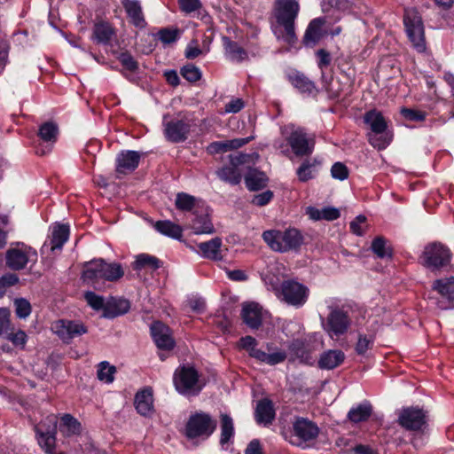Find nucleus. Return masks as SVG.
I'll use <instances>...</instances> for the list:
<instances>
[{
    "instance_id": "41",
    "label": "nucleus",
    "mask_w": 454,
    "mask_h": 454,
    "mask_svg": "<svg viewBox=\"0 0 454 454\" xmlns=\"http://www.w3.org/2000/svg\"><path fill=\"white\" fill-rule=\"evenodd\" d=\"M154 229L160 234L180 240L183 237V229L180 225L169 221L160 220L154 223Z\"/></svg>"
},
{
    "instance_id": "1",
    "label": "nucleus",
    "mask_w": 454,
    "mask_h": 454,
    "mask_svg": "<svg viewBox=\"0 0 454 454\" xmlns=\"http://www.w3.org/2000/svg\"><path fill=\"white\" fill-rule=\"evenodd\" d=\"M364 122L370 128L367 133L368 143L375 149H386L393 140V134L388 130L386 118L380 111L372 109L364 115Z\"/></svg>"
},
{
    "instance_id": "24",
    "label": "nucleus",
    "mask_w": 454,
    "mask_h": 454,
    "mask_svg": "<svg viewBox=\"0 0 454 454\" xmlns=\"http://www.w3.org/2000/svg\"><path fill=\"white\" fill-rule=\"evenodd\" d=\"M121 2L129 20V23L137 28H145L147 22L140 2L138 0H121Z\"/></svg>"
},
{
    "instance_id": "60",
    "label": "nucleus",
    "mask_w": 454,
    "mask_h": 454,
    "mask_svg": "<svg viewBox=\"0 0 454 454\" xmlns=\"http://www.w3.org/2000/svg\"><path fill=\"white\" fill-rule=\"evenodd\" d=\"M274 193L270 190H267L259 194H255L253 196L251 200L252 204L258 207H264L268 205L273 199Z\"/></svg>"
},
{
    "instance_id": "9",
    "label": "nucleus",
    "mask_w": 454,
    "mask_h": 454,
    "mask_svg": "<svg viewBox=\"0 0 454 454\" xmlns=\"http://www.w3.org/2000/svg\"><path fill=\"white\" fill-rule=\"evenodd\" d=\"M352 325V317L343 307H333L326 317L324 330L332 340L346 335Z\"/></svg>"
},
{
    "instance_id": "43",
    "label": "nucleus",
    "mask_w": 454,
    "mask_h": 454,
    "mask_svg": "<svg viewBox=\"0 0 454 454\" xmlns=\"http://www.w3.org/2000/svg\"><path fill=\"white\" fill-rule=\"evenodd\" d=\"M388 240L383 236L375 237L371 244L372 253L380 259H392L394 256V250L390 245H387Z\"/></svg>"
},
{
    "instance_id": "25",
    "label": "nucleus",
    "mask_w": 454,
    "mask_h": 454,
    "mask_svg": "<svg viewBox=\"0 0 454 454\" xmlns=\"http://www.w3.org/2000/svg\"><path fill=\"white\" fill-rule=\"evenodd\" d=\"M322 166V159L319 157L306 158L296 169V176L301 183H307L317 177L320 167Z\"/></svg>"
},
{
    "instance_id": "3",
    "label": "nucleus",
    "mask_w": 454,
    "mask_h": 454,
    "mask_svg": "<svg viewBox=\"0 0 454 454\" xmlns=\"http://www.w3.org/2000/svg\"><path fill=\"white\" fill-rule=\"evenodd\" d=\"M262 239L272 250L279 253L299 251L304 243V236L296 228L265 231Z\"/></svg>"
},
{
    "instance_id": "63",
    "label": "nucleus",
    "mask_w": 454,
    "mask_h": 454,
    "mask_svg": "<svg viewBox=\"0 0 454 454\" xmlns=\"http://www.w3.org/2000/svg\"><path fill=\"white\" fill-rule=\"evenodd\" d=\"M202 50L199 47L196 40H192L185 48L184 56L188 59H194L198 58L201 53Z\"/></svg>"
},
{
    "instance_id": "30",
    "label": "nucleus",
    "mask_w": 454,
    "mask_h": 454,
    "mask_svg": "<svg viewBox=\"0 0 454 454\" xmlns=\"http://www.w3.org/2000/svg\"><path fill=\"white\" fill-rule=\"evenodd\" d=\"M244 181L247 190L257 192L268 185L269 178L264 172L255 168H249L244 176Z\"/></svg>"
},
{
    "instance_id": "48",
    "label": "nucleus",
    "mask_w": 454,
    "mask_h": 454,
    "mask_svg": "<svg viewBox=\"0 0 454 454\" xmlns=\"http://www.w3.org/2000/svg\"><path fill=\"white\" fill-rule=\"evenodd\" d=\"M197 199L185 192H179L176 198V207L181 211L191 212L196 205Z\"/></svg>"
},
{
    "instance_id": "20",
    "label": "nucleus",
    "mask_w": 454,
    "mask_h": 454,
    "mask_svg": "<svg viewBox=\"0 0 454 454\" xmlns=\"http://www.w3.org/2000/svg\"><path fill=\"white\" fill-rule=\"evenodd\" d=\"M151 336L159 349L170 351L176 346L172 331L161 321H153L150 326Z\"/></svg>"
},
{
    "instance_id": "15",
    "label": "nucleus",
    "mask_w": 454,
    "mask_h": 454,
    "mask_svg": "<svg viewBox=\"0 0 454 454\" xmlns=\"http://www.w3.org/2000/svg\"><path fill=\"white\" fill-rule=\"evenodd\" d=\"M292 428L296 439L290 442L301 448H304L303 443L315 441L320 433V429L315 422L303 417H295Z\"/></svg>"
},
{
    "instance_id": "32",
    "label": "nucleus",
    "mask_w": 454,
    "mask_h": 454,
    "mask_svg": "<svg viewBox=\"0 0 454 454\" xmlns=\"http://www.w3.org/2000/svg\"><path fill=\"white\" fill-rule=\"evenodd\" d=\"M130 309V302L124 298H112L106 303L103 317L113 319L124 315Z\"/></svg>"
},
{
    "instance_id": "59",
    "label": "nucleus",
    "mask_w": 454,
    "mask_h": 454,
    "mask_svg": "<svg viewBox=\"0 0 454 454\" xmlns=\"http://www.w3.org/2000/svg\"><path fill=\"white\" fill-rule=\"evenodd\" d=\"M10 330V311L6 308H0V337L3 338Z\"/></svg>"
},
{
    "instance_id": "42",
    "label": "nucleus",
    "mask_w": 454,
    "mask_h": 454,
    "mask_svg": "<svg viewBox=\"0 0 454 454\" xmlns=\"http://www.w3.org/2000/svg\"><path fill=\"white\" fill-rule=\"evenodd\" d=\"M221 435L219 443L222 447L229 443L235 435L234 423L232 418L226 413L220 415Z\"/></svg>"
},
{
    "instance_id": "10",
    "label": "nucleus",
    "mask_w": 454,
    "mask_h": 454,
    "mask_svg": "<svg viewBox=\"0 0 454 454\" xmlns=\"http://www.w3.org/2000/svg\"><path fill=\"white\" fill-rule=\"evenodd\" d=\"M35 437L44 454H55L57 449L58 421L48 416L34 427Z\"/></svg>"
},
{
    "instance_id": "6",
    "label": "nucleus",
    "mask_w": 454,
    "mask_h": 454,
    "mask_svg": "<svg viewBox=\"0 0 454 454\" xmlns=\"http://www.w3.org/2000/svg\"><path fill=\"white\" fill-rule=\"evenodd\" d=\"M217 420L209 413L200 411L192 413L184 426V435L189 440L208 439L216 430Z\"/></svg>"
},
{
    "instance_id": "16",
    "label": "nucleus",
    "mask_w": 454,
    "mask_h": 454,
    "mask_svg": "<svg viewBox=\"0 0 454 454\" xmlns=\"http://www.w3.org/2000/svg\"><path fill=\"white\" fill-rule=\"evenodd\" d=\"M53 333L66 344L88 332L87 326L77 320L59 319L52 325Z\"/></svg>"
},
{
    "instance_id": "40",
    "label": "nucleus",
    "mask_w": 454,
    "mask_h": 454,
    "mask_svg": "<svg viewBox=\"0 0 454 454\" xmlns=\"http://www.w3.org/2000/svg\"><path fill=\"white\" fill-rule=\"evenodd\" d=\"M222 239L221 238L215 237L208 241L200 242L198 244V247L205 258L211 260H220Z\"/></svg>"
},
{
    "instance_id": "57",
    "label": "nucleus",
    "mask_w": 454,
    "mask_h": 454,
    "mask_svg": "<svg viewBox=\"0 0 454 454\" xmlns=\"http://www.w3.org/2000/svg\"><path fill=\"white\" fill-rule=\"evenodd\" d=\"M15 312L19 318H26L31 313V305L28 301L24 298L15 300Z\"/></svg>"
},
{
    "instance_id": "62",
    "label": "nucleus",
    "mask_w": 454,
    "mask_h": 454,
    "mask_svg": "<svg viewBox=\"0 0 454 454\" xmlns=\"http://www.w3.org/2000/svg\"><path fill=\"white\" fill-rule=\"evenodd\" d=\"M178 4L180 9L186 13L197 11L201 6L200 0H178Z\"/></svg>"
},
{
    "instance_id": "35",
    "label": "nucleus",
    "mask_w": 454,
    "mask_h": 454,
    "mask_svg": "<svg viewBox=\"0 0 454 454\" xmlns=\"http://www.w3.org/2000/svg\"><path fill=\"white\" fill-rule=\"evenodd\" d=\"M195 234H209L214 231V226L207 213L192 212V218L190 223Z\"/></svg>"
},
{
    "instance_id": "58",
    "label": "nucleus",
    "mask_w": 454,
    "mask_h": 454,
    "mask_svg": "<svg viewBox=\"0 0 454 454\" xmlns=\"http://www.w3.org/2000/svg\"><path fill=\"white\" fill-rule=\"evenodd\" d=\"M3 338L12 341L14 346L21 348H24L27 340L26 333L22 330H19L16 333L9 331Z\"/></svg>"
},
{
    "instance_id": "21",
    "label": "nucleus",
    "mask_w": 454,
    "mask_h": 454,
    "mask_svg": "<svg viewBox=\"0 0 454 454\" xmlns=\"http://www.w3.org/2000/svg\"><path fill=\"white\" fill-rule=\"evenodd\" d=\"M141 156L142 153L137 151H121L115 159V171L121 175L135 171L139 166Z\"/></svg>"
},
{
    "instance_id": "34",
    "label": "nucleus",
    "mask_w": 454,
    "mask_h": 454,
    "mask_svg": "<svg viewBox=\"0 0 454 454\" xmlns=\"http://www.w3.org/2000/svg\"><path fill=\"white\" fill-rule=\"evenodd\" d=\"M59 428L65 437L78 436L82 432L81 422L70 413L60 417Z\"/></svg>"
},
{
    "instance_id": "56",
    "label": "nucleus",
    "mask_w": 454,
    "mask_h": 454,
    "mask_svg": "<svg viewBox=\"0 0 454 454\" xmlns=\"http://www.w3.org/2000/svg\"><path fill=\"white\" fill-rule=\"evenodd\" d=\"M349 170L348 167L340 161L333 164L331 168V176L333 178L344 181L348 177Z\"/></svg>"
},
{
    "instance_id": "2",
    "label": "nucleus",
    "mask_w": 454,
    "mask_h": 454,
    "mask_svg": "<svg viewBox=\"0 0 454 454\" xmlns=\"http://www.w3.org/2000/svg\"><path fill=\"white\" fill-rule=\"evenodd\" d=\"M299 12L300 4L297 0L275 1V18L277 23L284 27L283 40L290 46H294L298 41L295 20Z\"/></svg>"
},
{
    "instance_id": "33",
    "label": "nucleus",
    "mask_w": 454,
    "mask_h": 454,
    "mask_svg": "<svg viewBox=\"0 0 454 454\" xmlns=\"http://www.w3.org/2000/svg\"><path fill=\"white\" fill-rule=\"evenodd\" d=\"M345 359V354L340 349H329L321 354L318 367L323 370H333L340 366Z\"/></svg>"
},
{
    "instance_id": "31",
    "label": "nucleus",
    "mask_w": 454,
    "mask_h": 454,
    "mask_svg": "<svg viewBox=\"0 0 454 454\" xmlns=\"http://www.w3.org/2000/svg\"><path fill=\"white\" fill-rule=\"evenodd\" d=\"M241 318L249 328L259 329L262 324V316L258 304L251 302L243 306Z\"/></svg>"
},
{
    "instance_id": "27",
    "label": "nucleus",
    "mask_w": 454,
    "mask_h": 454,
    "mask_svg": "<svg viewBox=\"0 0 454 454\" xmlns=\"http://www.w3.org/2000/svg\"><path fill=\"white\" fill-rule=\"evenodd\" d=\"M115 35L116 29L110 22L99 20L93 26L91 39L98 44L109 45Z\"/></svg>"
},
{
    "instance_id": "11",
    "label": "nucleus",
    "mask_w": 454,
    "mask_h": 454,
    "mask_svg": "<svg viewBox=\"0 0 454 454\" xmlns=\"http://www.w3.org/2000/svg\"><path fill=\"white\" fill-rule=\"evenodd\" d=\"M403 25L412 45L419 52L426 49L425 31L422 17L416 8L404 9Z\"/></svg>"
},
{
    "instance_id": "14",
    "label": "nucleus",
    "mask_w": 454,
    "mask_h": 454,
    "mask_svg": "<svg viewBox=\"0 0 454 454\" xmlns=\"http://www.w3.org/2000/svg\"><path fill=\"white\" fill-rule=\"evenodd\" d=\"M282 300L296 309L301 308L308 301L309 289L295 280H284L280 286Z\"/></svg>"
},
{
    "instance_id": "37",
    "label": "nucleus",
    "mask_w": 454,
    "mask_h": 454,
    "mask_svg": "<svg viewBox=\"0 0 454 454\" xmlns=\"http://www.w3.org/2000/svg\"><path fill=\"white\" fill-rule=\"evenodd\" d=\"M372 411L371 403L369 401H364L356 406H353L348 411L347 418L354 424L366 422L372 416Z\"/></svg>"
},
{
    "instance_id": "18",
    "label": "nucleus",
    "mask_w": 454,
    "mask_h": 454,
    "mask_svg": "<svg viewBox=\"0 0 454 454\" xmlns=\"http://www.w3.org/2000/svg\"><path fill=\"white\" fill-rule=\"evenodd\" d=\"M102 258L93 259L83 264L82 279L83 283L95 290L104 288Z\"/></svg>"
},
{
    "instance_id": "51",
    "label": "nucleus",
    "mask_w": 454,
    "mask_h": 454,
    "mask_svg": "<svg viewBox=\"0 0 454 454\" xmlns=\"http://www.w3.org/2000/svg\"><path fill=\"white\" fill-rule=\"evenodd\" d=\"M373 344V336H367L366 334L359 333L357 342L355 346V351L358 356H364L369 349L372 348Z\"/></svg>"
},
{
    "instance_id": "5",
    "label": "nucleus",
    "mask_w": 454,
    "mask_h": 454,
    "mask_svg": "<svg viewBox=\"0 0 454 454\" xmlns=\"http://www.w3.org/2000/svg\"><path fill=\"white\" fill-rule=\"evenodd\" d=\"M452 259V252L444 244L434 241L425 246L419 262L431 272L441 271L448 267Z\"/></svg>"
},
{
    "instance_id": "54",
    "label": "nucleus",
    "mask_w": 454,
    "mask_h": 454,
    "mask_svg": "<svg viewBox=\"0 0 454 454\" xmlns=\"http://www.w3.org/2000/svg\"><path fill=\"white\" fill-rule=\"evenodd\" d=\"M180 31L178 28L163 27L158 32L159 39L164 44L175 43L179 38Z\"/></svg>"
},
{
    "instance_id": "8",
    "label": "nucleus",
    "mask_w": 454,
    "mask_h": 454,
    "mask_svg": "<svg viewBox=\"0 0 454 454\" xmlns=\"http://www.w3.org/2000/svg\"><path fill=\"white\" fill-rule=\"evenodd\" d=\"M166 115L163 120V134L167 141L173 144H179L186 141L189 137L192 125V118L190 114L179 112L176 118L166 121Z\"/></svg>"
},
{
    "instance_id": "47",
    "label": "nucleus",
    "mask_w": 454,
    "mask_h": 454,
    "mask_svg": "<svg viewBox=\"0 0 454 454\" xmlns=\"http://www.w3.org/2000/svg\"><path fill=\"white\" fill-rule=\"evenodd\" d=\"M117 59L121 63L122 67L130 73L135 74L139 69L138 61L132 56V54L128 50L120 52L119 55L117 56Z\"/></svg>"
},
{
    "instance_id": "49",
    "label": "nucleus",
    "mask_w": 454,
    "mask_h": 454,
    "mask_svg": "<svg viewBox=\"0 0 454 454\" xmlns=\"http://www.w3.org/2000/svg\"><path fill=\"white\" fill-rule=\"evenodd\" d=\"M321 71V83L323 89L325 90V92L328 95V98L331 100L338 99L340 96V90H335L332 88V82L333 80V74H327L325 70H320Z\"/></svg>"
},
{
    "instance_id": "39",
    "label": "nucleus",
    "mask_w": 454,
    "mask_h": 454,
    "mask_svg": "<svg viewBox=\"0 0 454 454\" xmlns=\"http://www.w3.org/2000/svg\"><path fill=\"white\" fill-rule=\"evenodd\" d=\"M218 178L231 185H238L242 180V174L237 166L230 163L218 168L216 171Z\"/></svg>"
},
{
    "instance_id": "53",
    "label": "nucleus",
    "mask_w": 454,
    "mask_h": 454,
    "mask_svg": "<svg viewBox=\"0 0 454 454\" xmlns=\"http://www.w3.org/2000/svg\"><path fill=\"white\" fill-rule=\"evenodd\" d=\"M287 348L291 355L295 358L303 359L307 356L308 352L306 349V343L302 339H294L288 343Z\"/></svg>"
},
{
    "instance_id": "45",
    "label": "nucleus",
    "mask_w": 454,
    "mask_h": 454,
    "mask_svg": "<svg viewBox=\"0 0 454 454\" xmlns=\"http://www.w3.org/2000/svg\"><path fill=\"white\" fill-rule=\"evenodd\" d=\"M59 127L53 121H46L40 125L37 132L39 138L47 143H55L58 139Z\"/></svg>"
},
{
    "instance_id": "29",
    "label": "nucleus",
    "mask_w": 454,
    "mask_h": 454,
    "mask_svg": "<svg viewBox=\"0 0 454 454\" xmlns=\"http://www.w3.org/2000/svg\"><path fill=\"white\" fill-rule=\"evenodd\" d=\"M287 80L301 94L311 95L314 91L316 94L318 92L315 82L298 70L291 71L287 74Z\"/></svg>"
},
{
    "instance_id": "26",
    "label": "nucleus",
    "mask_w": 454,
    "mask_h": 454,
    "mask_svg": "<svg viewBox=\"0 0 454 454\" xmlns=\"http://www.w3.org/2000/svg\"><path fill=\"white\" fill-rule=\"evenodd\" d=\"M276 417L273 402L265 397L260 399L255 407L254 419L257 424L271 425Z\"/></svg>"
},
{
    "instance_id": "13",
    "label": "nucleus",
    "mask_w": 454,
    "mask_h": 454,
    "mask_svg": "<svg viewBox=\"0 0 454 454\" xmlns=\"http://www.w3.org/2000/svg\"><path fill=\"white\" fill-rule=\"evenodd\" d=\"M37 252L35 249L23 243L18 244L16 247L9 248L5 253V264L14 271L24 270L28 262L35 264L37 262Z\"/></svg>"
},
{
    "instance_id": "36",
    "label": "nucleus",
    "mask_w": 454,
    "mask_h": 454,
    "mask_svg": "<svg viewBox=\"0 0 454 454\" xmlns=\"http://www.w3.org/2000/svg\"><path fill=\"white\" fill-rule=\"evenodd\" d=\"M163 266V262L158 257L149 254H139L132 262V269L136 271L142 270H157Z\"/></svg>"
},
{
    "instance_id": "46",
    "label": "nucleus",
    "mask_w": 454,
    "mask_h": 454,
    "mask_svg": "<svg viewBox=\"0 0 454 454\" xmlns=\"http://www.w3.org/2000/svg\"><path fill=\"white\" fill-rule=\"evenodd\" d=\"M116 367L111 365L107 361H102L98 364L97 376L98 379L106 383H112L114 380V374L116 373Z\"/></svg>"
},
{
    "instance_id": "22",
    "label": "nucleus",
    "mask_w": 454,
    "mask_h": 454,
    "mask_svg": "<svg viewBox=\"0 0 454 454\" xmlns=\"http://www.w3.org/2000/svg\"><path fill=\"white\" fill-rule=\"evenodd\" d=\"M153 391L151 387L139 389L134 397V406L137 412L145 418H151L154 413Z\"/></svg>"
},
{
    "instance_id": "28",
    "label": "nucleus",
    "mask_w": 454,
    "mask_h": 454,
    "mask_svg": "<svg viewBox=\"0 0 454 454\" xmlns=\"http://www.w3.org/2000/svg\"><path fill=\"white\" fill-rule=\"evenodd\" d=\"M222 42L227 59L238 64L248 59L247 51L238 42L226 35L222 37Z\"/></svg>"
},
{
    "instance_id": "4",
    "label": "nucleus",
    "mask_w": 454,
    "mask_h": 454,
    "mask_svg": "<svg viewBox=\"0 0 454 454\" xmlns=\"http://www.w3.org/2000/svg\"><path fill=\"white\" fill-rule=\"evenodd\" d=\"M173 385L176 392L184 396H196L204 387L200 380L199 371L189 364H181L175 370Z\"/></svg>"
},
{
    "instance_id": "38",
    "label": "nucleus",
    "mask_w": 454,
    "mask_h": 454,
    "mask_svg": "<svg viewBox=\"0 0 454 454\" xmlns=\"http://www.w3.org/2000/svg\"><path fill=\"white\" fill-rule=\"evenodd\" d=\"M69 235L70 228L68 224L55 223L51 231V249H62L65 243L68 240Z\"/></svg>"
},
{
    "instance_id": "55",
    "label": "nucleus",
    "mask_w": 454,
    "mask_h": 454,
    "mask_svg": "<svg viewBox=\"0 0 454 454\" xmlns=\"http://www.w3.org/2000/svg\"><path fill=\"white\" fill-rule=\"evenodd\" d=\"M88 305L95 310H103L106 308V303L103 296L96 294L92 291H87L83 294Z\"/></svg>"
},
{
    "instance_id": "50",
    "label": "nucleus",
    "mask_w": 454,
    "mask_h": 454,
    "mask_svg": "<svg viewBox=\"0 0 454 454\" xmlns=\"http://www.w3.org/2000/svg\"><path fill=\"white\" fill-rule=\"evenodd\" d=\"M180 74L189 82H196L202 77V73L194 64L188 63L181 67Z\"/></svg>"
},
{
    "instance_id": "23",
    "label": "nucleus",
    "mask_w": 454,
    "mask_h": 454,
    "mask_svg": "<svg viewBox=\"0 0 454 454\" xmlns=\"http://www.w3.org/2000/svg\"><path fill=\"white\" fill-rule=\"evenodd\" d=\"M325 23L324 17L315 18L309 21L302 38L305 47L313 48L321 41L325 35L323 28Z\"/></svg>"
},
{
    "instance_id": "19",
    "label": "nucleus",
    "mask_w": 454,
    "mask_h": 454,
    "mask_svg": "<svg viewBox=\"0 0 454 454\" xmlns=\"http://www.w3.org/2000/svg\"><path fill=\"white\" fill-rule=\"evenodd\" d=\"M432 289L441 297L438 301L440 309H454V277L435 279L432 284Z\"/></svg>"
},
{
    "instance_id": "7",
    "label": "nucleus",
    "mask_w": 454,
    "mask_h": 454,
    "mask_svg": "<svg viewBox=\"0 0 454 454\" xmlns=\"http://www.w3.org/2000/svg\"><path fill=\"white\" fill-rule=\"evenodd\" d=\"M397 423L406 431L424 434L428 428V411L419 405L404 406L398 411Z\"/></svg>"
},
{
    "instance_id": "44",
    "label": "nucleus",
    "mask_w": 454,
    "mask_h": 454,
    "mask_svg": "<svg viewBox=\"0 0 454 454\" xmlns=\"http://www.w3.org/2000/svg\"><path fill=\"white\" fill-rule=\"evenodd\" d=\"M103 279L106 281L115 282L124 275V270L119 262H106L102 259Z\"/></svg>"
},
{
    "instance_id": "64",
    "label": "nucleus",
    "mask_w": 454,
    "mask_h": 454,
    "mask_svg": "<svg viewBox=\"0 0 454 454\" xmlns=\"http://www.w3.org/2000/svg\"><path fill=\"white\" fill-rule=\"evenodd\" d=\"M366 221V217L363 215H357L350 223L349 229L353 234L356 236H363L364 231L361 227L362 223H364Z\"/></svg>"
},
{
    "instance_id": "17",
    "label": "nucleus",
    "mask_w": 454,
    "mask_h": 454,
    "mask_svg": "<svg viewBox=\"0 0 454 454\" xmlns=\"http://www.w3.org/2000/svg\"><path fill=\"white\" fill-rule=\"evenodd\" d=\"M286 141L297 157H309L314 151L315 139L309 137L302 128L293 130L286 138Z\"/></svg>"
},
{
    "instance_id": "61",
    "label": "nucleus",
    "mask_w": 454,
    "mask_h": 454,
    "mask_svg": "<svg viewBox=\"0 0 454 454\" xmlns=\"http://www.w3.org/2000/svg\"><path fill=\"white\" fill-rule=\"evenodd\" d=\"M317 67L320 70H325L332 62V56L325 49H319L316 51Z\"/></svg>"
},
{
    "instance_id": "52",
    "label": "nucleus",
    "mask_w": 454,
    "mask_h": 454,
    "mask_svg": "<svg viewBox=\"0 0 454 454\" xmlns=\"http://www.w3.org/2000/svg\"><path fill=\"white\" fill-rule=\"evenodd\" d=\"M400 114L404 120L413 122L424 121L427 115L424 111L405 106L401 108Z\"/></svg>"
},
{
    "instance_id": "12",
    "label": "nucleus",
    "mask_w": 454,
    "mask_h": 454,
    "mask_svg": "<svg viewBox=\"0 0 454 454\" xmlns=\"http://www.w3.org/2000/svg\"><path fill=\"white\" fill-rule=\"evenodd\" d=\"M257 344L256 339L250 335L241 337L238 342L239 348L246 350L250 357L268 365L273 366L281 364L287 357L286 351L267 354L266 351L258 348Z\"/></svg>"
}]
</instances>
